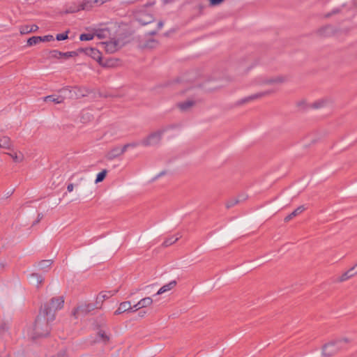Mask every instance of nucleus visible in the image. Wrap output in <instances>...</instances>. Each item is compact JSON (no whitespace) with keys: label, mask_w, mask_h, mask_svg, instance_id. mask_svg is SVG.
I'll use <instances>...</instances> for the list:
<instances>
[{"label":"nucleus","mask_w":357,"mask_h":357,"mask_svg":"<svg viewBox=\"0 0 357 357\" xmlns=\"http://www.w3.org/2000/svg\"><path fill=\"white\" fill-rule=\"evenodd\" d=\"M357 275V264H355L354 266H352L351 268H349L348 271L342 273V275L340 277L338 280L340 282H344L346 281L355 275Z\"/></svg>","instance_id":"obj_11"},{"label":"nucleus","mask_w":357,"mask_h":357,"mask_svg":"<svg viewBox=\"0 0 357 357\" xmlns=\"http://www.w3.org/2000/svg\"><path fill=\"white\" fill-rule=\"evenodd\" d=\"M31 278L32 279L36 280V282L37 285L42 284V282L44 281V278L42 275H40L37 273H32L31 275Z\"/></svg>","instance_id":"obj_28"},{"label":"nucleus","mask_w":357,"mask_h":357,"mask_svg":"<svg viewBox=\"0 0 357 357\" xmlns=\"http://www.w3.org/2000/svg\"><path fill=\"white\" fill-rule=\"evenodd\" d=\"M250 69V66H246L245 68H243V69H239L240 73L244 74L248 73V71Z\"/></svg>","instance_id":"obj_39"},{"label":"nucleus","mask_w":357,"mask_h":357,"mask_svg":"<svg viewBox=\"0 0 357 357\" xmlns=\"http://www.w3.org/2000/svg\"><path fill=\"white\" fill-rule=\"evenodd\" d=\"M150 35H155L156 34V31H153L149 33Z\"/></svg>","instance_id":"obj_48"},{"label":"nucleus","mask_w":357,"mask_h":357,"mask_svg":"<svg viewBox=\"0 0 357 357\" xmlns=\"http://www.w3.org/2000/svg\"><path fill=\"white\" fill-rule=\"evenodd\" d=\"M240 199H236V198H233V199H231L229 200H228L226 203V207L227 208H229L232 206H234V205L237 204L238 203L240 202Z\"/></svg>","instance_id":"obj_29"},{"label":"nucleus","mask_w":357,"mask_h":357,"mask_svg":"<svg viewBox=\"0 0 357 357\" xmlns=\"http://www.w3.org/2000/svg\"><path fill=\"white\" fill-rule=\"evenodd\" d=\"M38 29V26L36 24L22 26L20 29L22 35L27 34L29 33L35 32Z\"/></svg>","instance_id":"obj_14"},{"label":"nucleus","mask_w":357,"mask_h":357,"mask_svg":"<svg viewBox=\"0 0 357 357\" xmlns=\"http://www.w3.org/2000/svg\"><path fill=\"white\" fill-rule=\"evenodd\" d=\"M86 9V6L85 5H80L79 7L77 8V9H69L68 10V13H74V12H76V11H79L80 10H85Z\"/></svg>","instance_id":"obj_37"},{"label":"nucleus","mask_w":357,"mask_h":357,"mask_svg":"<svg viewBox=\"0 0 357 357\" xmlns=\"http://www.w3.org/2000/svg\"><path fill=\"white\" fill-rule=\"evenodd\" d=\"M209 1L210 5L214 6L220 4L224 1V0H209Z\"/></svg>","instance_id":"obj_38"},{"label":"nucleus","mask_w":357,"mask_h":357,"mask_svg":"<svg viewBox=\"0 0 357 357\" xmlns=\"http://www.w3.org/2000/svg\"><path fill=\"white\" fill-rule=\"evenodd\" d=\"M180 237L181 236L176 238H174V236L169 237L163 242L162 245L164 247H168L174 243L175 242H176Z\"/></svg>","instance_id":"obj_25"},{"label":"nucleus","mask_w":357,"mask_h":357,"mask_svg":"<svg viewBox=\"0 0 357 357\" xmlns=\"http://www.w3.org/2000/svg\"><path fill=\"white\" fill-rule=\"evenodd\" d=\"M68 38V31L63 33H59L56 36L57 40H63Z\"/></svg>","instance_id":"obj_34"},{"label":"nucleus","mask_w":357,"mask_h":357,"mask_svg":"<svg viewBox=\"0 0 357 357\" xmlns=\"http://www.w3.org/2000/svg\"><path fill=\"white\" fill-rule=\"evenodd\" d=\"M77 53L76 52H61V57H64L68 59L69 57L77 56Z\"/></svg>","instance_id":"obj_32"},{"label":"nucleus","mask_w":357,"mask_h":357,"mask_svg":"<svg viewBox=\"0 0 357 357\" xmlns=\"http://www.w3.org/2000/svg\"><path fill=\"white\" fill-rule=\"evenodd\" d=\"M50 56L52 58L59 59L61 57V52L58 50H52L50 52Z\"/></svg>","instance_id":"obj_33"},{"label":"nucleus","mask_w":357,"mask_h":357,"mask_svg":"<svg viewBox=\"0 0 357 357\" xmlns=\"http://www.w3.org/2000/svg\"><path fill=\"white\" fill-rule=\"evenodd\" d=\"M134 312L141 309V307H138V303L133 306Z\"/></svg>","instance_id":"obj_44"},{"label":"nucleus","mask_w":357,"mask_h":357,"mask_svg":"<svg viewBox=\"0 0 357 357\" xmlns=\"http://www.w3.org/2000/svg\"><path fill=\"white\" fill-rule=\"evenodd\" d=\"M75 96H76V97H77V98H79V97H82V96H85V94H84V93L79 94V95H78V94H77L75 92Z\"/></svg>","instance_id":"obj_46"},{"label":"nucleus","mask_w":357,"mask_h":357,"mask_svg":"<svg viewBox=\"0 0 357 357\" xmlns=\"http://www.w3.org/2000/svg\"><path fill=\"white\" fill-rule=\"evenodd\" d=\"M79 52H84L86 55L91 56L94 60L97 61L100 65L102 66H108L109 64L107 63H103L102 61V56L100 52L93 47H86V48H80L78 50Z\"/></svg>","instance_id":"obj_6"},{"label":"nucleus","mask_w":357,"mask_h":357,"mask_svg":"<svg viewBox=\"0 0 357 357\" xmlns=\"http://www.w3.org/2000/svg\"><path fill=\"white\" fill-rule=\"evenodd\" d=\"M41 42V36H32L27 40V44L30 46L38 44Z\"/></svg>","instance_id":"obj_26"},{"label":"nucleus","mask_w":357,"mask_h":357,"mask_svg":"<svg viewBox=\"0 0 357 357\" xmlns=\"http://www.w3.org/2000/svg\"><path fill=\"white\" fill-rule=\"evenodd\" d=\"M94 37V35L91 34V33H82L79 36V39L81 40H91Z\"/></svg>","instance_id":"obj_30"},{"label":"nucleus","mask_w":357,"mask_h":357,"mask_svg":"<svg viewBox=\"0 0 357 357\" xmlns=\"http://www.w3.org/2000/svg\"><path fill=\"white\" fill-rule=\"evenodd\" d=\"M109 35V31L107 29L100 30L96 33V36L98 38H105L108 37Z\"/></svg>","instance_id":"obj_24"},{"label":"nucleus","mask_w":357,"mask_h":357,"mask_svg":"<svg viewBox=\"0 0 357 357\" xmlns=\"http://www.w3.org/2000/svg\"><path fill=\"white\" fill-rule=\"evenodd\" d=\"M139 144H141V142H132V143L128 144V145H129V148L130 147L135 148V147L139 146Z\"/></svg>","instance_id":"obj_41"},{"label":"nucleus","mask_w":357,"mask_h":357,"mask_svg":"<svg viewBox=\"0 0 357 357\" xmlns=\"http://www.w3.org/2000/svg\"><path fill=\"white\" fill-rule=\"evenodd\" d=\"M43 215L42 213H39L38 215V220L33 222V225L38 223L43 218Z\"/></svg>","instance_id":"obj_43"},{"label":"nucleus","mask_w":357,"mask_h":357,"mask_svg":"<svg viewBox=\"0 0 357 357\" xmlns=\"http://www.w3.org/2000/svg\"><path fill=\"white\" fill-rule=\"evenodd\" d=\"M120 155H121L120 148L115 147L107 153L106 158L107 160H112Z\"/></svg>","instance_id":"obj_19"},{"label":"nucleus","mask_w":357,"mask_h":357,"mask_svg":"<svg viewBox=\"0 0 357 357\" xmlns=\"http://www.w3.org/2000/svg\"><path fill=\"white\" fill-rule=\"evenodd\" d=\"M272 93H273V90H267V91L259 92V93L252 94L251 96H247L245 98H243L242 99H240L236 102V105H242L246 104V103H248L249 102L253 101L255 100H257V99H259V98H263L264 96H268V95H270Z\"/></svg>","instance_id":"obj_7"},{"label":"nucleus","mask_w":357,"mask_h":357,"mask_svg":"<svg viewBox=\"0 0 357 357\" xmlns=\"http://www.w3.org/2000/svg\"><path fill=\"white\" fill-rule=\"evenodd\" d=\"M327 103L326 100H320L313 103L312 107L314 108H320L324 107Z\"/></svg>","instance_id":"obj_31"},{"label":"nucleus","mask_w":357,"mask_h":357,"mask_svg":"<svg viewBox=\"0 0 357 357\" xmlns=\"http://www.w3.org/2000/svg\"><path fill=\"white\" fill-rule=\"evenodd\" d=\"M63 296L54 297L40 311L46 314L49 320H54L56 312L63 307Z\"/></svg>","instance_id":"obj_2"},{"label":"nucleus","mask_w":357,"mask_h":357,"mask_svg":"<svg viewBox=\"0 0 357 357\" xmlns=\"http://www.w3.org/2000/svg\"><path fill=\"white\" fill-rule=\"evenodd\" d=\"M130 310H132V307L130 301L122 302L120 303L119 308L114 312V314L119 315Z\"/></svg>","instance_id":"obj_12"},{"label":"nucleus","mask_w":357,"mask_h":357,"mask_svg":"<svg viewBox=\"0 0 357 357\" xmlns=\"http://www.w3.org/2000/svg\"><path fill=\"white\" fill-rule=\"evenodd\" d=\"M107 172V170L104 169L102 172H100V173H98L96 176L95 183H98L102 181L106 176Z\"/></svg>","instance_id":"obj_27"},{"label":"nucleus","mask_w":357,"mask_h":357,"mask_svg":"<svg viewBox=\"0 0 357 357\" xmlns=\"http://www.w3.org/2000/svg\"><path fill=\"white\" fill-rule=\"evenodd\" d=\"M176 285V280H172L171 282H169L168 284H166L165 285H163L158 291V292L156 293V295H160L163 293H165L171 289H172L173 288H174Z\"/></svg>","instance_id":"obj_15"},{"label":"nucleus","mask_w":357,"mask_h":357,"mask_svg":"<svg viewBox=\"0 0 357 357\" xmlns=\"http://www.w3.org/2000/svg\"><path fill=\"white\" fill-rule=\"evenodd\" d=\"M74 189V185L73 183H69L67 186V190L69 192H71Z\"/></svg>","instance_id":"obj_42"},{"label":"nucleus","mask_w":357,"mask_h":357,"mask_svg":"<svg viewBox=\"0 0 357 357\" xmlns=\"http://www.w3.org/2000/svg\"><path fill=\"white\" fill-rule=\"evenodd\" d=\"M65 99V97L62 96H55L54 95L47 96L44 97L43 100L45 102L51 101L56 104L62 103Z\"/></svg>","instance_id":"obj_17"},{"label":"nucleus","mask_w":357,"mask_h":357,"mask_svg":"<svg viewBox=\"0 0 357 357\" xmlns=\"http://www.w3.org/2000/svg\"><path fill=\"white\" fill-rule=\"evenodd\" d=\"M165 131V129H161L151 132L141 141V144L144 146H152L159 144Z\"/></svg>","instance_id":"obj_4"},{"label":"nucleus","mask_w":357,"mask_h":357,"mask_svg":"<svg viewBox=\"0 0 357 357\" xmlns=\"http://www.w3.org/2000/svg\"><path fill=\"white\" fill-rule=\"evenodd\" d=\"M287 81V77L284 75H276L273 77H259L256 84L259 85H279Z\"/></svg>","instance_id":"obj_5"},{"label":"nucleus","mask_w":357,"mask_h":357,"mask_svg":"<svg viewBox=\"0 0 357 357\" xmlns=\"http://www.w3.org/2000/svg\"><path fill=\"white\" fill-rule=\"evenodd\" d=\"M138 21L142 25H146L153 22L154 21V17L149 14H142L140 17H138Z\"/></svg>","instance_id":"obj_18"},{"label":"nucleus","mask_w":357,"mask_h":357,"mask_svg":"<svg viewBox=\"0 0 357 357\" xmlns=\"http://www.w3.org/2000/svg\"><path fill=\"white\" fill-rule=\"evenodd\" d=\"M164 174H165V172H160V173L158 174V177L161 176L162 175H164Z\"/></svg>","instance_id":"obj_50"},{"label":"nucleus","mask_w":357,"mask_h":357,"mask_svg":"<svg viewBox=\"0 0 357 357\" xmlns=\"http://www.w3.org/2000/svg\"><path fill=\"white\" fill-rule=\"evenodd\" d=\"M98 336L100 337L101 340H102L103 342H107L109 340V337L103 331H100L98 333Z\"/></svg>","instance_id":"obj_36"},{"label":"nucleus","mask_w":357,"mask_h":357,"mask_svg":"<svg viewBox=\"0 0 357 357\" xmlns=\"http://www.w3.org/2000/svg\"><path fill=\"white\" fill-rule=\"evenodd\" d=\"M52 264V260H42L38 263V266L40 270L47 271Z\"/></svg>","instance_id":"obj_22"},{"label":"nucleus","mask_w":357,"mask_h":357,"mask_svg":"<svg viewBox=\"0 0 357 357\" xmlns=\"http://www.w3.org/2000/svg\"><path fill=\"white\" fill-rule=\"evenodd\" d=\"M68 91L70 93L72 92V91H71L70 90H69L68 89H62V91Z\"/></svg>","instance_id":"obj_49"},{"label":"nucleus","mask_w":357,"mask_h":357,"mask_svg":"<svg viewBox=\"0 0 357 357\" xmlns=\"http://www.w3.org/2000/svg\"><path fill=\"white\" fill-rule=\"evenodd\" d=\"M53 321L49 320L47 315L40 311L33 327L28 331V335L31 339L46 337L50 332V322Z\"/></svg>","instance_id":"obj_1"},{"label":"nucleus","mask_w":357,"mask_h":357,"mask_svg":"<svg viewBox=\"0 0 357 357\" xmlns=\"http://www.w3.org/2000/svg\"><path fill=\"white\" fill-rule=\"evenodd\" d=\"M162 26H163V22H162V21H160V22L158 23V29H160Z\"/></svg>","instance_id":"obj_45"},{"label":"nucleus","mask_w":357,"mask_h":357,"mask_svg":"<svg viewBox=\"0 0 357 357\" xmlns=\"http://www.w3.org/2000/svg\"><path fill=\"white\" fill-rule=\"evenodd\" d=\"M100 45L109 54L114 53L120 48L119 41L112 39L109 41L102 42Z\"/></svg>","instance_id":"obj_9"},{"label":"nucleus","mask_w":357,"mask_h":357,"mask_svg":"<svg viewBox=\"0 0 357 357\" xmlns=\"http://www.w3.org/2000/svg\"><path fill=\"white\" fill-rule=\"evenodd\" d=\"M1 148L13 150V145L10 138L8 136H3L0 139Z\"/></svg>","instance_id":"obj_13"},{"label":"nucleus","mask_w":357,"mask_h":357,"mask_svg":"<svg viewBox=\"0 0 357 357\" xmlns=\"http://www.w3.org/2000/svg\"><path fill=\"white\" fill-rule=\"evenodd\" d=\"M304 210H305V207L303 206H298L292 213H291L289 215H288L287 216L285 217L284 221L289 222L293 218L296 217V215H299L303 211H304Z\"/></svg>","instance_id":"obj_20"},{"label":"nucleus","mask_w":357,"mask_h":357,"mask_svg":"<svg viewBox=\"0 0 357 357\" xmlns=\"http://www.w3.org/2000/svg\"><path fill=\"white\" fill-rule=\"evenodd\" d=\"M129 148V145H128V144H125L121 149H120V152H121V154H123L126 151L127 149Z\"/></svg>","instance_id":"obj_40"},{"label":"nucleus","mask_w":357,"mask_h":357,"mask_svg":"<svg viewBox=\"0 0 357 357\" xmlns=\"http://www.w3.org/2000/svg\"><path fill=\"white\" fill-rule=\"evenodd\" d=\"M7 154L12 158L14 162H21L24 160V155L22 152H13L7 153Z\"/></svg>","instance_id":"obj_21"},{"label":"nucleus","mask_w":357,"mask_h":357,"mask_svg":"<svg viewBox=\"0 0 357 357\" xmlns=\"http://www.w3.org/2000/svg\"><path fill=\"white\" fill-rule=\"evenodd\" d=\"M195 105V102L191 100H188L186 101L179 102L178 104V108L183 112L188 111L193 105Z\"/></svg>","instance_id":"obj_16"},{"label":"nucleus","mask_w":357,"mask_h":357,"mask_svg":"<svg viewBox=\"0 0 357 357\" xmlns=\"http://www.w3.org/2000/svg\"><path fill=\"white\" fill-rule=\"evenodd\" d=\"M153 303V300L151 297H146L142 299H141L138 302V307H141V308L146 307L149 305H151Z\"/></svg>","instance_id":"obj_23"},{"label":"nucleus","mask_w":357,"mask_h":357,"mask_svg":"<svg viewBox=\"0 0 357 357\" xmlns=\"http://www.w3.org/2000/svg\"><path fill=\"white\" fill-rule=\"evenodd\" d=\"M52 40H54V37L52 35L41 36V42H50Z\"/></svg>","instance_id":"obj_35"},{"label":"nucleus","mask_w":357,"mask_h":357,"mask_svg":"<svg viewBox=\"0 0 357 357\" xmlns=\"http://www.w3.org/2000/svg\"><path fill=\"white\" fill-rule=\"evenodd\" d=\"M99 307H100L96 306V303L95 305L91 304V303L81 305L73 311V315L75 318H77L80 314L86 315L87 313L92 311L95 308H99Z\"/></svg>","instance_id":"obj_8"},{"label":"nucleus","mask_w":357,"mask_h":357,"mask_svg":"<svg viewBox=\"0 0 357 357\" xmlns=\"http://www.w3.org/2000/svg\"><path fill=\"white\" fill-rule=\"evenodd\" d=\"M350 341L347 337L331 341L323 346L322 355L325 357H331L343 348L342 343H349Z\"/></svg>","instance_id":"obj_3"},{"label":"nucleus","mask_w":357,"mask_h":357,"mask_svg":"<svg viewBox=\"0 0 357 357\" xmlns=\"http://www.w3.org/2000/svg\"><path fill=\"white\" fill-rule=\"evenodd\" d=\"M117 292V290L114 291H101L98 296L96 297V306L97 307H101L102 303L109 298L110 297L113 296Z\"/></svg>","instance_id":"obj_10"},{"label":"nucleus","mask_w":357,"mask_h":357,"mask_svg":"<svg viewBox=\"0 0 357 357\" xmlns=\"http://www.w3.org/2000/svg\"><path fill=\"white\" fill-rule=\"evenodd\" d=\"M65 354H66V351H61V353L59 354V356L62 355V356H64Z\"/></svg>","instance_id":"obj_47"}]
</instances>
